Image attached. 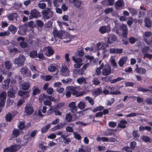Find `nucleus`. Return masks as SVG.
<instances>
[{"mask_svg":"<svg viewBox=\"0 0 152 152\" xmlns=\"http://www.w3.org/2000/svg\"><path fill=\"white\" fill-rule=\"evenodd\" d=\"M74 92H75L74 90L72 88H69L66 93V96L67 97H69L71 94H74L73 93Z\"/></svg>","mask_w":152,"mask_h":152,"instance_id":"obj_28","label":"nucleus"},{"mask_svg":"<svg viewBox=\"0 0 152 152\" xmlns=\"http://www.w3.org/2000/svg\"><path fill=\"white\" fill-rule=\"evenodd\" d=\"M77 81L80 84H82L83 83H85L86 82L85 79L83 78H78Z\"/></svg>","mask_w":152,"mask_h":152,"instance_id":"obj_54","label":"nucleus"},{"mask_svg":"<svg viewBox=\"0 0 152 152\" xmlns=\"http://www.w3.org/2000/svg\"><path fill=\"white\" fill-rule=\"evenodd\" d=\"M66 120L68 122L72 121V116L71 114L69 113H67L65 117Z\"/></svg>","mask_w":152,"mask_h":152,"instance_id":"obj_36","label":"nucleus"},{"mask_svg":"<svg viewBox=\"0 0 152 152\" xmlns=\"http://www.w3.org/2000/svg\"><path fill=\"white\" fill-rule=\"evenodd\" d=\"M120 28L121 29L123 30L122 35L123 37H126L128 31L127 25L123 24L120 26Z\"/></svg>","mask_w":152,"mask_h":152,"instance_id":"obj_12","label":"nucleus"},{"mask_svg":"<svg viewBox=\"0 0 152 152\" xmlns=\"http://www.w3.org/2000/svg\"><path fill=\"white\" fill-rule=\"evenodd\" d=\"M103 54V58H105L107 57L108 55V51L106 49H104L102 52Z\"/></svg>","mask_w":152,"mask_h":152,"instance_id":"obj_60","label":"nucleus"},{"mask_svg":"<svg viewBox=\"0 0 152 152\" xmlns=\"http://www.w3.org/2000/svg\"><path fill=\"white\" fill-rule=\"evenodd\" d=\"M63 0H54L53 1V3L55 7H58L61 5Z\"/></svg>","mask_w":152,"mask_h":152,"instance_id":"obj_31","label":"nucleus"},{"mask_svg":"<svg viewBox=\"0 0 152 152\" xmlns=\"http://www.w3.org/2000/svg\"><path fill=\"white\" fill-rule=\"evenodd\" d=\"M43 50L45 52V55L48 56H50L54 53V51L52 47L50 46L45 47Z\"/></svg>","mask_w":152,"mask_h":152,"instance_id":"obj_8","label":"nucleus"},{"mask_svg":"<svg viewBox=\"0 0 152 152\" xmlns=\"http://www.w3.org/2000/svg\"><path fill=\"white\" fill-rule=\"evenodd\" d=\"M85 99L92 105H93L94 104V102L93 99L91 97L89 96H86L85 98Z\"/></svg>","mask_w":152,"mask_h":152,"instance_id":"obj_29","label":"nucleus"},{"mask_svg":"<svg viewBox=\"0 0 152 152\" xmlns=\"http://www.w3.org/2000/svg\"><path fill=\"white\" fill-rule=\"evenodd\" d=\"M43 18L45 20L51 19L53 15V12L48 9L42 11Z\"/></svg>","mask_w":152,"mask_h":152,"instance_id":"obj_3","label":"nucleus"},{"mask_svg":"<svg viewBox=\"0 0 152 152\" xmlns=\"http://www.w3.org/2000/svg\"><path fill=\"white\" fill-rule=\"evenodd\" d=\"M56 69V66L53 64L51 65L48 67V70L50 72H54Z\"/></svg>","mask_w":152,"mask_h":152,"instance_id":"obj_44","label":"nucleus"},{"mask_svg":"<svg viewBox=\"0 0 152 152\" xmlns=\"http://www.w3.org/2000/svg\"><path fill=\"white\" fill-rule=\"evenodd\" d=\"M39 12L36 10L34 9L31 11L30 12V15L29 17V19L31 20L33 18H36L39 16Z\"/></svg>","mask_w":152,"mask_h":152,"instance_id":"obj_7","label":"nucleus"},{"mask_svg":"<svg viewBox=\"0 0 152 152\" xmlns=\"http://www.w3.org/2000/svg\"><path fill=\"white\" fill-rule=\"evenodd\" d=\"M133 22V19L132 18H130V19L127 22V24L130 27H131Z\"/></svg>","mask_w":152,"mask_h":152,"instance_id":"obj_62","label":"nucleus"},{"mask_svg":"<svg viewBox=\"0 0 152 152\" xmlns=\"http://www.w3.org/2000/svg\"><path fill=\"white\" fill-rule=\"evenodd\" d=\"M13 89L12 88H11L7 92V95L10 97H12L15 95Z\"/></svg>","mask_w":152,"mask_h":152,"instance_id":"obj_35","label":"nucleus"},{"mask_svg":"<svg viewBox=\"0 0 152 152\" xmlns=\"http://www.w3.org/2000/svg\"><path fill=\"white\" fill-rule=\"evenodd\" d=\"M109 126L111 127L114 128L116 126V123L113 121H110L109 123Z\"/></svg>","mask_w":152,"mask_h":152,"instance_id":"obj_63","label":"nucleus"},{"mask_svg":"<svg viewBox=\"0 0 152 152\" xmlns=\"http://www.w3.org/2000/svg\"><path fill=\"white\" fill-rule=\"evenodd\" d=\"M127 60V57L126 56H123L118 61V64L121 67H122L125 64Z\"/></svg>","mask_w":152,"mask_h":152,"instance_id":"obj_13","label":"nucleus"},{"mask_svg":"<svg viewBox=\"0 0 152 152\" xmlns=\"http://www.w3.org/2000/svg\"><path fill=\"white\" fill-rule=\"evenodd\" d=\"M124 2L123 0H118L116 2L115 5V7L116 8H117V7H121L122 6Z\"/></svg>","mask_w":152,"mask_h":152,"instance_id":"obj_40","label":"nucleus"},{"mask_svg":"<svg viewBox=\"0 0 152 152\" xmlns=\"http://www.w3.org/2000/svg\"><path fill=\"white\" fill-rule=\"evenodd\" d=\"M140 115V114L138 113H132L126 115L125 116L126 117H131L135 116L137 115Z\"/></svg>","mask_w":152,"mask_h":152,"instance_id":"obj_51","label":"nucleus"},{"mask_svg":"<svg viewBox=\"0 0 152 152\" xmlns=\"http://www.w3.org/2000/svg\"><path fill=\"white\" fill-rule=\"evenodd\" d=\"M10 82V79L8 78L5 80L2 84V88L4 89H7L9 87Z\"/></svg>","mask_w":152,"mask_h":152,"instance_id":"obj_19","label":"nucleus"},{"mask_svg":"<svg viewBox=\"0 0 152 152\" xmlns=\"http://www.w3.org/2000/svg\"><path fill=\"white\" fill-rule=\"evenodd\" d=\"M93 82L95 85H98L100 83V82L97 78H94L93 80Z\"/></svg>","mask_w":152,"mask_h":152,"instance_id":"obj_61","label":"nucleus"},{"mask_svg":"<svg viewBox=\"0 0 152 152\" xmlns=\"http://www.w3.org/2000/svg\"><path fill=\"white\" fill-rule=\"evenodd\" d=\"M10 34V32L7 31H4L0 32V37H2L5 36H8Z\"/></svg>","mask_w":152,"mask_h":152,"instance_id":"obj_58","label":"nucleus"},{"mask_svg":"<svg viewBox=\"0 0 152 152\" xmlns=\"http://www.w3.org/2000/svg\"><path fill=\"white\" fill-rule=\"evenodd\" d=\"M96 46L98 50H104L105 49V48L108 47L109 46V45L105 43H102V45H101L100 43L99 42L97 44Z\"/></svg>","mask_w":152,"mask_h":152,"instance_id":"obj_18","label":"nucleus"},{"mask_svg":"<svg viewBox=\"0 0 152 152\" xmlns=\"http://www.w3.org/2000/svg\"><path fill=\"white\" fill-rule=\"evenodd\" d=\"M20 133L19 131L18 130L14 129L12 135V137H16L19 135Z\"/></svg>","mask_w":152,"mask_h":152,"instance_id":"obj_33","label":"nucleus"},{"mask_svg":"<svg viewBox=\"0 0 152 152\" xmlns=\"http://www.w3.org/2000/svg\"><path fill=\"white\" fill-rule=\"evenodd\" d=\"M45 28H48L52 27V22L51 21H48L45 23Z\"/></svg>","mask_w":152,"mask_h":152,"instance_id":"obj_53","label":"nucleus"},{"mask_svg":"<svg viewBox=\"0 0 152 152\" xmlns=\"http://www.w3.org/2000/svg\"><path fill=\"white\" fill-rule=\"evenodd\" d=\"M6 120L8 121H10L12 120V115L11 114L8 113L6 114L5 116Z\"/></svg>","mask_w":152,"mask_h":152,"instance_id":"obj_55","label":"nucleus"},{"mask_svg":"<svg viewBox=\"0 0 152 152\" xmlns=\"http://www.w3.org/2000/svg\"><path fill=\"white\" fill-rule=\"evenodd\" d=\"M25 127V125L23 122H19L18 125V128L20 129H23Z\"/></svg>","mask_w":152,"mask_h":152,"instance_id":"obj_52","label":"nucleus"},{"mask_svg":"<svg viewBox=\"0 0 152 152\" xmlns=\"http://www.w3.org/2000/svg\"><path fill=\"white\" fill-rule=\"evenodd\" d=\"M152 35V33L150 31L145 32L143 34V39L145 38L149 37Z\"/></svg>","mask_w":152,"mask_h":152,"instance_id":"obj_37","label":"nucleus"},{"mask_svg":"<svg viewBox=\"0 0 152 152\" xmlns=\"http://www.w3.org/2000/svg\"><path fill=\"white\" fill-rule=\"evenodd\" d=\"M72 60L75 62L77 63H82V59L81 58H79L77 59H75V57L73 56L72 57Z\"/></svg>","mask_w":152,"mask_h":152,"instance_id":"obj_48","label":"nucleus"},{"mask_svg":"<svg viewBox=\"0 0 152 152\" xmlns=\"http://www.w3.org/2000/svg\"><path fill=\"white\" fill-rule=\"evenodd\" d=\"M116 37L115 35L109 34L107 36V42L108 44H111L116 40Z\"/></svg>","mask_w":152,"mask_h":152,"instance_id":"obj_9","label":"nucleus"},{"mask_svg":"<svg viewBox=\"0 0 152 152\" xmlns=\"http://www.w3.org/2000/svg\"><path fill=\"white\" fill-rule=\"evenodd\" d=\"M47 92L48 94L51 95L53 92V89L52 88H49L47 90Z\"/></svg>","mask_w":152,"mask_h":152,"instance_id":"obj_64","label":"nucleus"},{"mask_svg":"<svg viewBox=\"0 0 152 152\" xmlns=\"http://www.w3.org/2000/svg\"><path fill=\"white\" fill-rule=\"evenodd\" d=\"M137 40V39H135L133 37H131L129 39V42L132 44L134 43Z\"/></svg>","mask_w":152,"mask_h":152,"instance_id":"obj_56","label":"nucleus"},{"mask_svg":"<svg viewBox=\"0 0 152 152\" xmlns=\"http://www.w3.org/2000/svg\"><path fill=\"white\" fill-rule=\"evenodd\" d=\"M24 112L27 115L32 114L34 112V107L32 104L30 103L26 104L24 108Z\"/></svg>","mask_w":152,"mask_h":152,"instance_id":"obj_4","label":"nucleus"},{"mask_svg":"<svg viewBox=\"0 0 152 152\" xmlns=\"http://www.w3.org/2000/svg\"><path fill=\"white\" fill-rule=\"evenodd\" d=\"M128 9L130 11V12L132 15H137L138 11L135 8H133L129 7Z\"/></svg>","mask_w":152,"mask_h":152,"instance_id":"obj_30","label":"nucleus"},{"mask_svg":"<svg viewBox=\"0 0 152 152\" xmlns=\"http://www.w3.org/2000/svg\"><path fill=\"white\" fill-rule=\"evenodd\" d=\"M32 96H35L39 94L40 93V91L38 88L34 86L32 88Z\"/></svg>","mask_w":152,"mask_h":152,"instance_id":"obj_24","label":"nucleus"},{"mask_svg":"<svg viewBox=\"0 0 152 152\" xmlns=\"http://www.w3.org/2000/svg\"><path fill=\"white\" fill-rule=\"evenodd\" d=\"M145 26L148 28H150L151 26L152 23L151 19L148 17H146L144 19Z\"/></svg>","mask_w":152,"mask_h":152,"instance_id":"obj_23","label":"nucleus"},{"mask_svg":"<svg viewBox=\"0 0 152 152\" xmlns=\"http://www.w3.org/2000/svg\"><path fill=\"white\" fill-rule=\"evenodd\" d=\"M61 75H62L68 76L69 74V71L67 67L65 65L62 66L60 71Z\"/></svg>","mask_w":152,"mask_h":152,"instance_id":"obj_5","label":"nucleus"},{"mask_svg":"<svg viewBox=\"0 0 152 152\" xmlns=\"http://www.w3.org/2000/svg\"><path fill=\"white\" fill-rule=\"evenodd\" d=\"M140 10L142 11H139V12L138 17L139 18H140L142 16L145 14V11H146V9L143 7H140Z\"/></svg>","mask_w":152,"mask_h":152,"instance_id":"obj_25","label":"nucleus"},{"mask_svg":"<svg viewBox=\"0 0 152 152\" xmlns=\"http://www.w3.org/2000/svg\"><path fill=\"white\" fill-rule=\"evenodd\" d=\"M30 56L32 58H34L37 56V51L36 50L31 51L30 52Z\"/></svg>","mask_w":152,"mask_h":152,"instance_id":"obj_45","label":"nucleus"},{"mask_svg":"<svg viewBox=\"0 0 152 152\" xmlns=\"http://www.w3.org/2000/svg\"><path fill=\"white\" fill-rule=\"evenodd\" d=\"M102 93V89L101 87H99L92 92V95L96 97Z\"/></svg>","mask_w":152,"mask_h":152,"instance_id":"obj_14","label":"nucleus"},{"mask_svg":"<svg viewBox=\"0 0 152 152\" xmlns=\"http://www.w3.org/2000/svg\"><path fill=\"white\" fill-rule=\"evenodd\" d=\"M110 62L111 65L114 68H115L117 67L118 66L114 58H111L110 60Z\"/></svg>","mask_w":152,"mask_h":152,"instance_id":"obj_34","label":"nucleus"},{"mask_svg":"<svg viewBox=\"0 0 152 152\" xmlns=\"http://www.w3.org/2000/svg\"><path fill=\"white\" fill-rule=\"evenodd\" d=\"M53 33L55 38L58 37L59 39H63V41L65 42H68L71 40V36L66 35V33L63 31H58L56 29H54Z\"/></svg>","mask_w":152,"mask_h":152,"instance_id":"obj_1","label":"nucleus"},{"mask_svg":"<svg viewBox=\"0 0 152 152\" xmlns=\"http://www.w3.org/2000/svg\"><path fill=\"white\" fill-rule=\"evenodd\" d=\"M17 40L19 43L20 46L22 48H25L27 47V44L24 41V38L22 37H19L18 38Z\"/></svg>","mask_w":152,"mask_h":152,"instance_id":"obj_10","label":"nucleus"},{"mask_svg":"<svg viewBox=\"0 0 152 152\" xmlns=\"http://www.w3.org/2000/svg\"><path fill=\"white\" fill-rule=\"evenodd\" d=\"M127 123V121L125 120H122L120 121V123L118 124V126L121 128H124L126 127V125Z\"/></svg>","mask_w":152,"mask_h":152,"instance_id":"obj_27","label":"nucleus"},{"mask_svg":"<svg viewBox=\"0 0 152 152\" xmlns=\"http://www.w3.org/2000/svg\"><path fill=\"white\" fill-rule=\"evenodd\" d=\"M7 96L6 92H3L0 94V102L5 103V100Z\"/></svg>","mask_w":152,"mask_h":152,"instance_id":"obj_21","label":"nucleus"},{"mask_svg":"<svg viewBox=\"0 0 152 152\" xmlns=\"http://www.w3.org/2000/svg\"><path fill=\"white\" fill-rule=\"evenodd\" d=\"M111 72V67L110 66L104 67L102 69V74L104 76L109 75Z\"/></svg>","mask_w":152,"mask_h":152,"instance_id":"obj_11","label":"nucleus"},{"mask_svg":"<svg viewBox=\"0 0 152 152\" xmlns=\"http://www.w3.org/2000/svg\"><path fill=\"white\" fill-rule=\"evenodd\" d=\"M85 103L82 101H80L78 104V106L80 110H83L85 107Z\"/></svg>","mask_w":152,"mask_h":152,"instance_id":"obj_41","label":"nucleus"},{"mask_svg":"<svg viewBox=\"0 0 152 152\" xmlns=\"http://www.w3.org/2000/svg\"><path fill=\"white\" fill-rule=\"evenodd\" d=\"M78 152H88V148L86 146L81 147L79 148Z\"/></svg>","mask_w":152,"mask_h":152,"instance_id":"obj_39","label":"nucleus"},{"mask_svg":"<svg viewBox=\"0 0 152 152\" xmlns=\"http://www.w3.org/2000/svg\"><path fill=\"white\" fill-rule=\"evenodd\" d=\"M149 50V48L148 47L145 46L142 48V51L143 53H147Z\"/></svg>","mask_w":152,"mask_h":152,"instance_id":"obj_57","label":"nucleus"},{"mask_svg":"<svg viewBox=\"0 0 152 152\" xmlns=\"http://www.w3.org/2000/svg\"><path fill=\"white\" fill-rule=\"evenodd\" d=\"M99 31L102 34L106 33H109L111 31V28L109 25L101 26L99 28Z\"/></svg>","mask_w":152,"mask_h":152,"instance_id":"obj_6","label":"nucleus"},{"mask_svg":"<svg viewBox=\"0 0 152 152\" xmlns=\"http://www.w3.org/2000/svg\"><path fill=\"white\" fill-rule=\"evenodd\" d=\"M26 60L25 57L22 54H20L18 57L15 58L14 60V63L15 64H17L18 66L23 65Z\"/></svg>","mask_w":152,"mask_h":152,"instance_id":"obj_2","label":"nucleus"},{"mask_svg":"<svg viewBox=\"0 0 152 152\" xmlns=\"http://www.w3.org/2000/svg\"><path fill=\"white\" fill-rule=\"evenodd\" d=\"M18 17V15L17 13H14L9 15L7 16V18L10 20L13 21L15 19L17 20V18Z\"/></svg>","mask_w":152,"mask_h":152,"instance_id":"obj_22","label":"nucleus"},{"mask_svg":"<svg viewBox=\"0 0 152 152\" xmlns=\"http://www.w3.org/2000/svg\"><path fill=\"white\" fill-rule=\"evenodd\" d=\"M21 73L23 75L26 74L28 72L27 68L26 67H22L20 70Z\"/></svg>","mask_w":152,"mask_h":152,"instance_id":"obj_50","label":"nucleus"},{"mask_svg":"<svg viewBox=\"0 0 152 152\" xmlns=\"http://www.w3.org/2000/svg\"><path fill=\"white\" fill-rule=\"evenodd\" d=\"M136 68L135 69V71L137 73L141 74H145L146 72L145 69L142 67H139L137 65H136Z\"/></svg>","mask_w":152,"mask_h":152,"instance_id":"obj_17","label":"nucleus"},{"mask_svg":"<svg viewBox=\"0 0 152 152\" xmlns=\"http://www.w3.org/2000/svg\"><path fill=\"white\" fill-rule=\"evenodd\" d=\"M5 67L7 69H9L12 67L10 61H5Z\"/></svg>","mask_w":152,"mask_h":152,"instance_id":"obj_46","label":"nucleus"},{"mask_svg":"<svg viewBox=\"0 0 152 152\" xmlns=\"http://www.w3.org/2000/svg\"><path fill=\"white\" fill-rule=\"evenodd\" d=\"M8 29L13 34H15L17 30L16 27L12 25H11L9 27Z\"/></svg>","mask_w":152,"mask_h":152,"instance_id":"obj_32","label":"nucleus"},{"mask_svg":"<svg viewBox=\"0 0 152 152\" xmlns=\"http://www.w3.org/2000/svg\"><path fill=\"white\" fill-rule=\"evenodd\" d=\"M124 79L123 77H118L116 78V79H115L113 80H110V83H115L118 81H120L121 80H123Z\"/></svg>","mask_w":152,"mask_h":152,"instance_id":"obj_42","label":"nucleus"},{"mask_svg":"<svg viewBox=\"0 0 152 152\" xmlns=\"http://www.w3.org/2000/svg\"><path fill=\"white\" fill-rule=\"evenodd\" d=\"M51 124H47L45 127L42 128L41 131L42 133H44L50 127Z\"/></svg>","mask_w":152,"mask_h":152,"instance_id":"obj_38","label":"nucleus"},{"mask_svg":"<svg viewBox=\"0 0 152 152\" xmlns=\"http://www.w3.org/2000/svg\"><path fill=\"white\" fill-rule=\"evenodd\" d=\"M10 152H15L21 148L20 144L13 145L9 147Z\"/></svg>","mask_w":152,"mask_h":152,"instance_id":"obj_15","label":"nucleus"},{"mask_svg":"<svg viewBox=\"0 0 152 152\" xmlns=\"http://www.w3.org/2000/svg\"><path fill=\"white\" fill-rule=\"evenodd\" d=\"M149 40L146 38H145L144 39V41L145 42L146 44L148 45H149L152 43V36L149 39Z\"/></svg>","mask_w":152,"mask_h":152,"instance_id":"obj_47","label":"nucleus"},{"mask_svg":"<svg viewBox=\"0 0 152 152\" xmlns=\"http://www.w3.org/2000/svg\"><path fill=\"white\" fill-rule=\"evenodd\" d=\"M69 107L71 108V111L72 113H74L77 110L75 102H71L69 104Z\"/></svg>","mask_w":152,"mask_h":152,"instance_id":"obj_16","label":"nucleus"},{"mask_svg":"<svg viewBox=\"0 0 152 152\" xmlns=\"http://www.w3.org/2000/svg\"><path fill=\"white\" fill-rule=\"evenodd\" d=\"M38 6L42 9H43L46 7V4L45 3H39L38 4Z\"/></svg>","mask_w":152,"mask_h":152,"instance_id":"obj_59","label":"nucleus"},{"mask_svg":"<svg viewBox=\"0 0 152 152\" xmlns=\"http://www.w3.org/2000/svg\"><path fill=\"white\" fill-rule=\"evenodd\" d=\"M18 93L19 95L23 96L25 99L28 97L30 96L28 91H24L20 90L18 91Z\"/></svg>","mask_w":152,"mask_h":152,"instance_id":"obj_20","label":"nucleus"},{"mask_svg":"<svg viewBox=\"0 0 152 152\" xmlns=\"http://www.w3.org/2000/svg\"><path fill=\"white\" fill-rule=\"evenodd\" d=\"M137 90L138 91L142 92L144 93L146 92L150 91V90L148 89H147L146 88H143L141 87H137Z\"/></svg>","mask_w":152,"mask_h":152,"instance_id":"obj_43","label":"nucleus"},{"mask_svg":"<svg viewBox=\"0 0 152 152\" xmlns=\"http://www.w3.org/2000/svg\"><path fill=\"white\" fill-rule=\"evenodd\" d=\"M30 86V84L28 82H25L22 83L21 88L24 90H28Z\"/></svg>","mask_w":152,"mask_h":152,"instance_id":"obj_26","label":"nucleus"},{"mask_svg":"<svg viewBox=\"0 0 152 152\" xmlns=\"http://www.w3.org/2000/svg\"><path fill=\"white\" fill-rule=\"evenodd\" d=\"M74 5L77 7L78 8L80 7L81 2L78 0H76L74 3H73Z\"/></svg>","mask_w":152,"mask_h":152,"instance_id":"obj_49","label":"nucleus"}]
</instances>
